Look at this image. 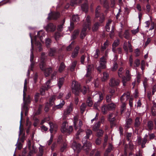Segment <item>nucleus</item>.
<instances>
[{"label": "nucleus", "mask_w": 156, "mask_h": 156, "mask_svg": "<svg viewBox=\"0 0 156 156\" xmlns=\"http://www.w3.org/2000/svg\"><path fill=\"white\" fill-rule=\"evenodd\" d=\"M45 53H42L41 55L40 67L41 69L44 71L45 76L47 77L52 72V69L50 67L46 68V64L44 61L45 58Z\"/></svg>", "instance_id": "obj_1"}, {"label": "nucleus", "mask_w": 156, "mask_h": 156, "mask_svg": "<svg viewBox=\"0 0 156 156\" xmlns=\"http://www.w3.org/2000/svg\"><path fill=\"white\" fill-rule=\"evenodd\" d=\"M94 98L96 99L98 101L94 104V108L96 109H98V107L99 105V102L103 99V95L102 93L99 92L94 96Z\"/></svg>", "instance_id": "obj_2"}, {"label": "nucleus", "mask_w": 156, "mask_h": 156, "mask_svg": "<svg viewBox=\"0 0 156 156\" xmlns=\"http://www.w3.org/2000/svg\"><path fill=\"white\" fill-rule=\"evenodd\" d=\"M72 88L73 92L77 95L80 91V84L77 81H73L72 83Z\"/></svg>", "instance_id": "obj_3"}, {"label": "nucleus", "mask_w": 156, "mask_h": 156, "mask_svg": "<svg viewBox=\"0 0 156 156\" xmlns=\"http://www.w3.org/2000/svg\"><path fill=\"white\" fill-rule=\"evenodd\" d=\"M99 66L97 68V70L100 72L102 69H105L106 67V59L104 57L101 58L100 60Z\"/></svg>", "instance_id": "obj_4"}, {"label": "nucleus", "mask_w": 156, "mask_h": 156, "mask_svg": "<svg viewBox=\"0 0 156 156\" xmlns=\"http://www.w3.org/2000/svg\"><path fill=\"white\" fill-rule=\"evenodd\" d=\"M126 76L122 77V82L124 86L126 85L127 82L130 80L132 76L129 70L126 69Z\"/></svg>", "instance_id": "obj_5"}, {"label": "nucleus", "mask_w": 156, "mask_h": 156, "mask_svg": "<svg viewBox=\"0 0 156 156\" xmlns=\"http://www.w3.org/2000/svg\"><path fill=\"white\" fill-rule=\"evenodd\" d=\"M82 142L83 144V148L86 152H88L91 149V144L90 142H87L86 140L83 139Z\"/></svg>", "instance_id": "obj_6"}, {"label": "nucleus", "mask_w": 156, "mask_h": 156, "mask_svg": "<svg viewBox=\"0 0 156 156\" xmlns=\"http://www.w3.org/2000/svg\"><path fill=\"white\" fill-rule=\"evenodd\" d=\"M72 147L74 151L78 153H79L81 148L80 145L77 144L75 141H74L72 143Z\"/></svg>", "instance_id": "obj_7"}, {"label": "nucleus", "mask_w": 156, "mask_h": 156, "mask_svg": "<svg viewBox=\"0 0 156 156\" xmlns=\"http://www.w3.org/2000/svg\"><path fill=\"white\" fill-rule=\"evenodd\" d=\"M123 48L124 50L128 53V51L129 50L130 52L133 51V48L130 43L128 41V42H124L123 45Z\"/></svg>", "instance_id": "obj_8"}, {"label": "nucleus", "mask_w": 156, "mask_h": 156, "mask_svg": "<svg viewBox=\"0 0 156 156\" xmlns=\"http://www.w3.org/2000/svg\"><path fill=\"white\" fill-rule=\"evenodd\" d=\"M120 81L117 79L112 78L110 80L109 84L111 87H115L119 85Z\"/></svg>", "instance_id": "obj_9"}, {"label": "nucleus", "mask_w": 156, "mask_h": 156, "mask_svg": "<svg viewBox=\"0 0 156 156\" xmlns=\"http://www.w3.org/2000/svg\"><path fill=\"white\" fill-rule=\"evenodd\" d=\"M60 15L58 12H53L48 14V20L56 19L59 17Z\"/></svg>", "instance_id": "obj_10"}, {"label": "nucleus", "mask_w": 156, "mask_h": 156, "mask_svg": "<svg viewBox=\"0 0 156 156\" xmlns=\"http://www.w3.org/2000/svg\"><path fill=\"white\" fill-rule=\"evenodd\" d=\"M90 56L87 53L84 54L82 56L81 58V62L82 64H84V61L85 62L89 63L90 60Z\"/></svg>", "instance_id": "obj_11"}, {"label": "nucleus", "mask_w": 156, "mask_h": 156, "mask_svg": "<svg viewBox=\"0 0 156 156\" xmlns=\"http://www.w3.org/2000/svg\"><path fill=\"white\" fill-rule=\"evenodd\" d=\"M45 29L48 32L54 31L55 29V26L52 23L48 24L46 27Z\"/></svg>", "instance_id": "obj_12"}, {"label": "nucleus", "mask_w": 156, "mask_h": 156, "mask_svg": "<svg viewBox=\"0 0 156 156\" xmlns=\"http://www.w3.org/2000/svg\"><path fill=\"white\" fill-rule=\"evenodd\" d=\"M90 17L89 16H88L86 18L85 22L83 25V26L85 25V27H87V29L90 30Z\"/></svg>", "instance_id": "obj_13"}, {"label": "nucleus", "mask_w": 156, "mask_h": 156, "mask_svg": "<svg viewBox=\"0 0 156 156\" xmlns=\"http://www.w3.org/2000/svg\"><path fill=\"white\" fill-rule=\"evenodd\" d=\"M49 124L50 126V130L51 133L53 131L56 132L57 130V126L55 124H54L51 122L49 123Z\"/></svg>", "instance_id": "obj_14"}, {"label": "nucleus", "mask_w": 156, "mask_h": 156, "mask_svg": "<svg viewBox=\"0 0 156 156\" xmlns=\"http://www.w3.org/2000/svg\"><path fill=\"white\" fill-rule=\"evenodd\" d=\"M142 119L140 117H136L135 119L134 123V126L135 127H138L140 125Z\"/></svg>", "instance_id": "obj_15"}, {"label": "nucleus", "mask_w": 156, "mask_h": 156, "mask_svg": "<svg viewBox=\"0 0 156 156\" xmlns=\"http://www.w3.org/2000/svg\"><path fill=\"white\" fill-rule=\"evenodd\" d=\"M50 80H48L46 83L47 87L45 86V87H43L42 89V91L41 90L40 92L41 94L43 95L44 94V92L45 90H47L48 89L50 88Z\"/></svg>", "instance_id": "obj_16"}, {"label": "nucleus", "mask_w": 156, "mask_h": 156, "mask_svg": "<svg viewBox=\"0 0 156 156\" xmlns=\"http://www.w3.org/2000/svg\"><path fill=\"white\" fill-rule=\"evenodd\" d=\"M72 106L70 105L69 106L67 107L66 109L65 110L64 113V115L66 116L67 115L69 114L72 111Z\"/></svg>", "instance_id": "obj_17"}, {"label": "nucleus", "mask_w": 156, "mask_h": 156, "mask_svg": "<svg viewBox=\"0 0 156 156\" xmlns=\"http://www.w3.org/2000/svg\"><path fill=\"white\" fill-rule=\"evenodd\" d=\"M132 120L131 118H129L126 120V122L125 124V128L126 129L129 128L132 123Z\"/></svg>", "instance_id": "obj_18"}, {"label": "nucleus", "mask_w": 156, "mask_h": 156, "mask_svg": "<svg viewBox=\"0 0 156 156\" xmlns=\"http://www.w3.org/2000/svg\"><path fill=\"white\" fill-rule=\"evenodd\" d=\"M93 68V66L92 65H89L88 66L87 73L85 75L86 77H89L90 76L91 74V71Z\"/></svg>", "instance_id": "obj_19"}, {"label": "nucleus", "mask_w": 156, "mask_h": 156, "mask_svg": "<svg viewBox=\"0 0 156 156\" xmlns=\"http://www.w3.org/2000/svg\"><path fill=\"white\" fill-rule=\"evenodd\" d=\"M85 26V25L83 26V28L80 34V37L82 38H83L85 36L86 34V31L87 27H86Z\"/></svg>", "instance_id": "obj_20"}, {"label": "nucleus", "mask_w": 156, "mask_h": 156, "mask_svg": "<svg viewBox=\"0 0 156 156\" xmlns=\"http://www.w3.org/2000/svg\"><path fill=\"white\" fill-rule=\"evenodd\" d=\"M119 41L118 39H116L115 40L112 44V51L114 52H116L115 48L117 47L119 44Z\"/></svg>", "instance_id": "obj_21"}, {"label": "nucleus", "mask_w": 156, "mask_h": 156, "mask_svg": "<svg viewBox=\"0 0 156 156\" xmlns=\"http://www.w3.org/2000/svg\"><path fill=\"white\" fill-rule=\"evenodd\" d=\"M129 96L130 94L129 93L127 92L126 93H124L121 97L120 98V100L122 102L123 101V97L125 98L126 100H127L129 98Z\"/></svg>", "instance_id": "obj_22"}, {"label": "nucleus", "mask_w": 156, "mask_h": 156, "mask_svg": "<svg viewBox=\"0 0 156 156\" xmlns=\"http://www.w3.org/2000/svg\"><path fill=\"white\" fill-rule=\"evenodd\" d=\"M65 102L64 101H62V102L60 103L59 105H56L55 106H54L53 109L54 110H55L57 109H60L62 108L63 105H64Z\"/></svg>", "instance_id": "obj_23"}, {"label": "nucleus", "mask_w": 156, "mask_h": 156, "mask_svg": "<svg viewBox=\"0 0 156 156\" xmlns=\"http://www.w3.org/2000/svg\"><path fill=\"white\" fill-rule=\"evenodd\" d=\"M68 125L67 122H63L61 129V130L62 132L64 133L66 132V131L67 130V127Z\"/></svg>", "instance_id": "obj_24"}, {"label": "nucleus", "mask_w": 156, "mask_h": 156, "mask_svg": "<svg viewBox=\"0 0 156 156\" xmlns=\"http://www.w3.org/2000/svg\"><path fill=\"white\" fill-rule=\"evenodd\" d=\"M86 136H85V138H84L83 139L86 140V139L89 138L90 136H91L92 133V131L90 129H87L86 131Z\"/></svg>", "instance_id": "obj_25"}, {"label": "nucleus", "mask_w": 156, "mask_h": 156, "mask_svg": "<svg viewBox=\"0 0 156 156\" xmlns=\"http://www.w3.org/2000/svg\"><path fill=\"white\" fill-rule=\"evenodd\" d=\"M79 30H75L71 36V40L75 39L79 35Z\"/></svg>", "instance_id": "obj_26"}, {"label": "nucleus", "mask_w": 156, "mask_h": 156, "mask_svg": "<svg viewBox=\"0 0 156 156\" xmlns=\"http://www.w3.org/2000/svg\"><path fill=\"white\" fill-rule=\"evenodd\" d=\"M79 49V47H76L74 50V51L72 54V56L73 58H75L77 55L78 53V50Z\"/></svg>", "instance_id": "obj_27"}, {"label": "nucleus", "mask_w": 156, "mask_h": 156, "mask_svg": "<svg viewBox=\"0 0 156 156\" xmlns=\"http://www.w3.org/2000/svg\"><path fill=\"white\" fill-rule=\"evenodd\" d=\"M147 136H148L146 134L145 136L144 137L142 140L141 145V147L142 148H144L145 147V144L146 143V142H147Z\"/></svg>", "instance_id": "obj_28"}, {"label": "nucleus", "mask_w": 156, "mask_h": 156, "mask_svg": "<svg viewBox=\"0 0 156 156\" xmlns=\"http://www.w3.org/2000/svg\"><path fill=\"white\" fill-rule=\"evenodd\" d=\"M64 79L63 78H61L59 79L58 82V85L59 89H60L63 84Z\"/></svg>", "instance_id": "obj_29"}, {"label": "nucleus", "mask_w": 156, "mask_h": 156, "mask_svg": "<svg viewBox=\"0 0 156 156\" xmlns=\"http://www.w3.org/2000/svg\"><path fill=\"white\" fill-rule=\"evenodd\" d=\"M56 52V50L55 48H51L49 53V55L51 56H53L55 55Z\"/></svg>", "instance_id": "obj_30"}, {"label": "nucleus", "mask_w": 156, "mask_h": 156, "mask_svg": "<svg viewBox=\"0 0 156 156\" xmlns=\"http://www.w3.org/2000/svg\"><path fill=\"white\" fill-rule=\"evenodd\" d=\"M108 77V74L105 72L103 73V76L101 78V80L103 81H105L106 80H107Z\"/></svg>", "instance_id": "obj_31"}, {"label": "nucleus", "mask_w": 156, "mask_h": 156, "mask_svg": "<svg viewBox=\"0 0 156 156\" xmlns=\"http://www.w3.org/2000/svg\"><path fill=\"white\" fill-rule=\"evenodd\" d=\"M108 119L109 121L111 122L114 121L115 120V115L113 114H109Z\"/></svg>", "instance_id": "obj_32"}, {"label": "nucleus", "mask_w": 156, "mask_h": 156, "mask_svg": "<svg viewBox=\"0 0 156 156\" xmlns=\"http://www.w3.org/2000/svg\"><path fill=\"white\" fill-rule=\"evenodd\" d=\"M100 54V51L98 49H96L93 52V56L95 58H97Z\"/></svg>", "instance_id": "obj_33"}, {"label": "nucleus", "mask_w": 156, "mask_h": 156, "mask_svg": "<svg viewBox=\"0 0 156 156\" xmlns=\"http://www.w3.org/2000/svg\"><path fill=\"white\" fill-rule=\"evenodd\" d=\"M100 122H98L93 127L92 129L94 131H96L98 130V129L99 128L100 126Z\"/></svg>", "instance_id": "obj_34"}, {"label": "nucleus", "mask_w": 156, "mask_h": 156, "mask_svg": "<svg viewBox=\"0 0 156 156\" xmlns=\"http://www.w3.org/2000/svg\"><path fill=\"white\" fill-rule=\"evenodd\" d=\"M81 9L82 10L85 12H87L88 9V6L87 3L83 4L81 6Z\"/></svg>", "instance_id": "obj_35"}, {"label": "nucleus", "mask_w": 156, "mask_h": 156, "mask_svg": "<svg viewBox=\"0 0 156 156\" xmlns=\"http://www.w3.org/2000/svg\"><path fill=\"white\" fill-rule=\"evenodd\" d=\"M107 106L109 110H113L114 109L115 107V105L113 103L109 104L107 105Z\"/></svg>", "instance_id": "obj_36"}, {"label": "nucleus", "mask_w": 156, "mask_h": 156, "mask_svg": "<svg viewBox=\"0 0 156 156\" xmlns=\"http://www.w3.org/2000/svg\"><path fill=\"white\" fill-rule=\"evenodd\" d=\"M37 36L41 40H42L43 37L44 36V32L42 30L40 31L37 33Z\"/></svg>", "instance_id": "obj_37"}, {"label": "nucleus", "mask_w": 156, "mask_h": 156, "mask_svg": "<svg viewBox=\"0 0 156 156\" xmlns=\"http://www.w3.org/2000/svg\"><path fill=\"white\" fill-rule=\"evenodd\" d=\"M109 110L107 105H104L101 108V111L104 114H105L107 111Z\"/></svg>", "instance_id": "obj_38"}, {"label": "nucleus", "mask_w": 156, "mask_h": 156, "mask_svg": "<svg viewBox=\"0 0 156 156\" xmlns=\"http://www.w3.org/2000/svg\"><path fill=\"white\" fill-rule=\"evenodd\" d=\"M109 44V41L108 40L106 41L104 43L103 46L101 47V49L102 51H104L105 50L106 48L108 47Z\"/></svg>", "instance_id": "obj_39"}, {"label": "nucleus", "mask_w": 156, "mask_h": 156, "mask_svg": "<svg viewBox=\"0 0 156 156\" xmlns=\"http://www.w3.org/2000/svg\"><path fill=\"white\" fill-rule=\"evenodd\" d=\"M31 47L32 48L31 50V55H30V61L31 62H32L33 59L34 58V55L33 54V45L32 42V40L31 39Z\"/></svg>", "instance_id": "obj_40"}, {"label": "nucleus", "mask_w": 156, "mask_h": 156, "mask_svg": "<svg viewBox=\"0 0 156 156\" xmlns=\"http://www.w3.org/2000/svg\"><path fill=\"white\" fill-rule=\"evenodd\" d=\"M87 103V105L91 107L92 106L93 104V102L90 98L88 97V98Z\"/></svg>", "instance_id": "obj_41"}, {"label": "nucleus", "mask_w": 156, "mask_h": 156, "mask_svg": "<svg viewBox=\"0 0 156 156\" xmlns=\"http://www.w3.org/2000/svg\"><path fill=\"white\" fill-rule=\"evenodd\" d=\"M140 65V61L139 59H136L134 62V67H137Z\"/></svg>", "instance_id": "obj_42"}, {"label": "nucleus", "mask_w": 156, "mask_h": 156, "mask_svg": "<svg viewBox=\"0 0 156 156\" xmlns=\"http://www.w3.org/2000/svg\"><path fill=\"white\" fill-rule=\"evenodd\" d=\"M55 100V96H54L51 97L49 99V103L50 105H52L54 104V101Z\"/></svg>", "instance_id": "obj_43"}, {"label": "nucleus", "mask_w": 156, "mask_h": 156, "mask_svg": "<svg viewBox=\"0 0 156 156\" xmlns=\"http://www.w3.org/2000/svg\"><path fill=\"white\" fill-rule=\"evenodd\" d=\"M76 64V61H74L73 62L70 67V70L71 71H73L74 70Z\"/></svg>", "instance_id": "obj_44"}, {"label": "nucleus", "mask_w": 156, "mask_h": 156, "mask_svg": "<svg viewBox=\"0 0 156 156\" xmlns=\"http://www.w3.org/2000/svg\"><path fill=\"white\" fill-rule=\"evenodd\" d=\"M124 37L126 39H128L130 37V34L128 30H125L124 34Z\"/></svg>", "instance_id": "obj_45"}, {"label": "nucleus", "mask_w": 156, "mask_h": 156, "mask_svg": "<svg viewBox=\"0 0 156 156\" xmlns=\"http://www.w3.org/2000/svg\"><path fill=\"white\" fill-rule=\"evenodd\" d=\"M99 26V24L97 22L94 24V27L92 28V30L93 31H96Z\"/></svg>", "instance_id": "obj_46"}, {"label": "nucleus", "mask_w": 156, "mask_h": 156, "mask_svg": "<svg viewBox=\"0 0 156 156\" xmlns=\"http://www.w3.org/2000/svg\"><path fill=\"white\" fill-rule=\"evenodd\" d=\"M72 20L74 22H77L79 20V18L77 15H74L73 16Z\"/></svg>", "instance_id": "obj_47"}, {"label": "nucleus", "mask_w": 156, "mask_h": 156, "mask_svg": "<svg viewBox=\"0 0 156 156\" xmlns=\"http://www.w3.org/2000/svg\"><path fill=\"white\" fill-rule=\"evenodd\" d=\"M65 68V66L64 64L63 63H62L59 66V67L58 69V71L60 72H61L62 71H63L64 69Z\"/></svg>", "instance_id": "obj_48"}, {"label": "nucleus", "mask_w": 156, "mask_h": 156, "mask_svg": "<svg viewBox=\"0 0 156 156\" xmlns=\"http://www.w3.org/2000/svg\"><path fill=\"white\" fill-rule=\"evenodd\" d=\"M111 22L112 21L111 20H109L106 24L105 27L106 30L108 31H109L110 30L109 25Z\"/></svg>", "instance_id": "obj_49"}, {"label": "nucleus", "mask_w": 156, "mask_h": 156, "mask_svg": "<svg viewBox=\"0 0 156 156\" xmlns=\"http://www.w3.org/2000/svg\"><path fill=\"white\" fill-rule=\"evenodd\" d=\"M124 72V70L122 68H120L119 69L118 71V75L119 77H121L122 73Z\"/></svg>", "instance_id": "obj_50"}, {"label": "nucleus", "mask_w": 156, "mask_h": 156, "mask_svg": "<svg viewBox=\"0 0 156 156\" xmlns=\"http://www.w3.org/2000/svg\"><path fill=\"white\" fill-rule=\"evenodd\" d=\"M100 9V7L99 6H98L96 8L95 11V16L96 17H98L99 16V11Z\"/></svg>", "instance_id": "obj_51"}, {"label": "nucleus", "mask_w": 156, "mask_h": 156, "mask_svg": "<svg viewBox=\"0 0 156 156\" xmlns=\"http://www.w3.org/2000/svg\"><path fill=\"white\" fill-rule=\"evenodd\" d=\"M86 104L84 103H83L80 106V109L82 113H83L85 111L86 108Z\"/></svg>", "instance_id": "obj_52"}, {"label": "nucleus", "mask_w": 156, "mask_h": 156, "mask_svg": "<svg viewBox=\"0 0 156 156\" xmlns=\"http://www.w3.org/2000/svg\"><path fill=\"white\" fill-rule=\"evenodd\" d=\"M78 117L76 116H74V121H73V123H74V127L75 128V129H76V123L78 121Z\"/></svg>", "instance_id": "obj_53"}, {"label": "nucleus", "mask_w": 156, "mask_h": 156, "mask_svg": "<svg viewBox=\"0 0 156 156\" xmlns=\"http://www.w3.org/2000/svg\"><path fill=\"white\" fill-rule=\"evenodd\" d=\"M155 109H156V105L154 104L153 107L151 109V112L153 115H155Z\"/></svg>", "instance_id": "obj_54"}, {"label": "nucleus", "mask_w": 156, "mask_h": 156, "mask_svg": "<svg viewBox=\"0 0 156 156\" xmlns=\"http://www.w3.org/2000/svg\"><path fill=\"white\" fill-rule=\"evenodd\" d=\"M103 133V131L101 129H99L98 130L97 133V136H102Z\"/></svg>", "instance_id": "obj_55"}, {"label": "nucleus", "mask_w": 156, "mask_h": 156, "mask_svg": "<svg viewBox=\"0 0 156 156\" xmlns=\"http://www.w3.org/2000/svg\"><path fill=\"white\" fill-rule=\"evenodd\" d=\"M148 127L150 129H151L153 128V123L151 121H149L148 123Z\"/></svg>", "instance_id": "obj_56"}, {"label": "nucleus", "mask_w": 156, "mask_h": 156, "mask_svg": "<svg viewBox=\"0 0 156 156\" xmlns=\"http://www.w3.org/2000/svg\"><path fill=\"white\" fill-rule=\"evenodd\" d=\"M139 32V29L138 27L136 29H133L131 30V32L133 34L135 35Z\"/></svg>", "instance_id": "obj_57"}, {"label": "nucleus", "mask_w": 156, "mask_h": 156, "mask_svg": "<svg viewBox=\"0 0 156 156\" xmlns=\"http://www.w3.org/2000/svg\"><path fill=\"white\" fill-rule=\"evenodd\" d=\"M73 127L72 126H70L68 128H67V130L66 131L65 133H69L71 132L72 131Z\"/></svg>", "instance_id": "obj_58"}, {"label": "nucleus", "mask_w": 156, "mask_h": 156, "mask_svg": "<svg viewBox=\"0 0 156 156\" xmlns=\"http://www.w3.org/2000/svg\"><path fill=\"white\" fill-rule=\"evenodd\" d=\"M133 58L132 56H130L129 58V64L130 65V66L131 67H133Z\"/></svg>", "instance_id": "obj_59"}, {"label": "nucleus", "mask_w": 156, "mask_h": 156, "mask_svg": "<svg viewBox=\"0 0 156 156\" xmlns=\"http://www.w3.org/2000/svg\"><path fill=\"white\" fill-rule=\"evenodd\" d=\"M16 148L18 150H20L22 148V144L20 143H17L16 144Z\"/></svg>", "instance_id": "obj_60"}, {"label": "nucleus", "mask_w": 156, "mask_h": 156, "mask_svg": "<svg viewBox=\"0 0 156 156\" xmlns=\"http://www.w3.org/2000/svg\"><path fill=\"white\" fill-rule=\"evenodd\" d=\"M74 28V24L72 22H71L70 24V26L69 27V29L70 31H71L73 30Z\"/></svg>", "instance_id": "obj_61"}, {"label": "nucleus", "mask_w": 156, "mask_h": 156, "mask_svg": "<svg viewBox=\"0 0 156 156\" xmlns=\"http://www.w3.org/2000/svg\"><path fill=\"white\" fill-rule=\"evenodd\" d=\"M126 105L124 103H123L121 107V113H122V112L123 111L126 109Z\"/></svg>", "instance_id": "obj_62"}, {"label": "nucleus", "mask_w": 156, "mask_h": 156, "mask_svg": "<svg viewBox=\"0 0 156 156\" xmlns=\"http://www.w3.org/2000/svg\"><path fill=\"white\" fill-rule=\"evenodd\" d=\"M35 44L37 46V48H39V51H41L42 49L41 45L40 42L36 43Z\"/></svg>", "instance_id": "obj_63"}, {"label": "nucleus", "mask_w": 156, "mask_h": 156, "mask_svg": "<svg viewBox=\"0 0 156 156\" xmlns=\"http://www.w3.org/2000/svg\"><path fill=\"white\" fill-rule=\"evenodd\" d=\"M118 67L117 64L116 63H115L112 68V71H115L116 70Z\"/></svg>", "instance_id": "obj_64"}]
</instances>
